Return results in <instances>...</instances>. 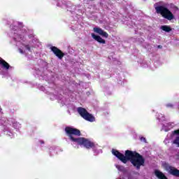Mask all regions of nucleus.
I'll list each match as a JSON object with an SVG mask.
<instances>
[{
    "mask_svg": "<svg viewBox=\"0 0 179 179\" xmlns=\"http://www.w3.org/2000/svg\"><path fill=\"white\" fill-rule=\"evenodd\" d=\"M158 48H163V46H162V45H158Z\"/></svg>",
    "mask_w": 179,
    "mask_h": 179,
    "instance_id": "16",
    "label": "nucleus"
},
{
    "mask_svg": "<svg viewBox=\"0 0 179 179\" xmlns=\"http://www.w3.org/2000/svg\"><path fill=\"white\" fill-rule=\"evenodd\" d=\"M174 135H176L174 140L172 141L173 145H176V148H179V129L172 131L171 138H173Z\"/></svg>",
    "mask_w": 179,
    "mask_h": 179,
    "instance_id": "7",
    "label": "nucleus"
},
{
    "mask_svg": "<svg viewBox=\"0 0 179 179\" xmlns=\"http://www.w3.org/2000/svg\"><path fill=\"white\" fill-rule=\"evenodd\" d=\"M112 154L124 164H127L128 162H130L136 170H141V166H145V158L136 151L127 150L124 155L117 150H112Z\"/></svg>",
    "mask_w": 179,
    "mask_h": 179,
    "instance_id": "1",
    "label": "nucleus"
},
{
    "mask_svg": "<svg viewBox=\"0 0 179 179\" xmlns=\"http://www.w3.org/2000/svg\"><path fill=\"white\" fill-rule=\"evenodd\" d=\"M156 13L161 15L164 19L167 20H173L174 19V15L167 7L164 6H158L155 7Z\"/></svg>",
    "mask_w": 179,
    "mask_h": 179,
    "instance_id": "3",
    "label": "nucleus"
},
{
    "mask_svg": "<svg viewBox=\"0 0 179 179\" xmlns=\"http://www.w3.org/2000/svg\"><path fill=\"white\" fill-rule=\"evenodd\" d=\"M166 107H170L171 108H173V104L169 103L166 105Z\"/></svg>",
    "mask_w": 179,
    "mask_h": 179,
    "instance_id": "15",
    "label": "nucleus"
},
{
    "mask_svg": "<svg viewBox=\"0 0 179 179\" xmlns=\"http://www.w3.org/2000/svg\"><path fill=\"white\" fill-rule=\"evenodd\" d=\"M0 65H1L2 68L6 71L10 68V65H9L8 63L6 62V61H5L3 59H2V57H0Z\"/></svg>",
    "mask_w": 179,
    "mask_h": 179,
    "instance_id": "11",
    "label": "nucleus"
},
{
    "mask_svg": "<svg viewBox=\"0 0 179 179\" xmlns=\"http://www.w3.org/2000/svg\"><path fill=\"white\" fill-rule=\"evenodd\" d=\"M164 169L166 171L169 173L171 176H173V177H177L179 178V170L177 168L170 166L169 164H164Z\"/></svg>",
    "mask_w": 179,
    "mask_h": 179,
    "instance_id": "5",
    "label": "nucleus"
},
{
    "mask_svg": "<svg viewBox=\"0 0 179 179\" xmlns=\"http://www.w3.org/2000/svg\"><path fill=\"white\" fill-rule=\"evenodd\" d=\"M20 51L21 54H23V50H22L21 49H20Z\"/></svg>",
    "mask_w": 179,
    "mask_h": 179,
    "instance_id": "17",
    "label": "nucleus"
},
{
    "mask_svg": "<svg viewBox=\"0 0 179 179\" xmlns=\"http://www.w3.org/2000/svg\"><path fill=\"white\" fill-rule=\"evenodd\" d=\"M77 111L80 117H82L83 120H85V121H89V122H94V121H96V117H94L91 113H89L86 108L78 107L77 108Z\"/></svg>",
    "mask_w": 179,
    "mask_h": 179,
    "instance_id": "4",
    "label": "nucleus"
},
{
    "mask_svg": "<svg viewBox=\"0 0 179 179\" xmlns=\"http://www.w3.org/2000/svg\"><path fill=\"white\" fill-rule=\"evenodd\" d=\"M24 47L26 48V50H27L28 51H31V49L30 48V45H24Z\"/></svg>",
    "mask_w": 179,
    "mask_h": 179,
    "instance_id": "13",
    "label": "nucleus"
},
{
    "mask_svg": "<svg viewBox=\"0 0 179 179\" xmlns=\"http://www.w3.org/2000/svg\"><path fill=\"white\" fill-rule=\"evenodd\" d=\"M94 33H97L98 34H99V36H102V37H105V38H108V34L104 31V30H103L100 27H94Z\"/></svg>",
    "mask_w": 179,
    "mask_h": 179,
    "instance_id": "8",
    "label": "nucleus"
},
{
    "mask_svg": "<svg viewBox=\"0 0 179 179\" xmlns=\"http://www.w3.org/2000/svg\"><path fill=\"white\" fill-rule=\"evenodd\" d=\"M64 131L66 132V135H67L71 142H74L80 146H84V148H86V149H94V148H96V144L94 143L85 137H74L82 136L80 130L76 128L66 127H65Z\"/></svg>",
    "mask_w": 179,
    "mask_h": 179,
    "instance_id": "2",
    "label": "nucleus"
},
{
    "mask_svg": "<svg viewBox=\"0 0 179 179\" xmlns=\"http://www.w3.org/2000/svg\"><path fill=\"white\" fill-rule=\"evenodd\" d=\"M162 30L166 31V33H170L171 31V27L167 25H164L161 27Z\"/></svg>",
    "mask_w": 179,
    "mask_h": 179,
    "instance_id": "12",
    "label": "nucleus"
},
{
    "mask_svg": "<svg viewBox=\"0 0 179 179\" xmlns=\"http://www.w3.org/2000/svg\"><path fill=\"white\" fill-rule=\"evenodd\" d=\"M41 143L43 144V143H44V141H41Z\"/></svg>",
    "mask_w": 179,
    "mask_h": 179,
    "instance_id": "18",
    "label": "nucleus"
},
{
    "mask_svg": "<svg viewBox=\"0 0 179 179\" xmlns=\"http://www.w3.org/2000/svg\"><path fill=\"white\" fill-rule=\"evenodd\" d=\"M92 37L95 40V41H97L100 44H106V40L103 39L101 36L99 35H96L94 34H92Z\"/></svg>",
    "mask_w": 179,
    "mask_h": 179,
    "instance_id": "9",
    "label": "nucleus"
},
{
    "mask_svg": "<svg viewBox=\"0 0 179 179\" xmlns=\"http://www.w3.org/2000/svg\"><path fill=\"white\" fill-rule=\"evenodd\" d=\"M155 176H156V177L158 179H169L167 178V176H166V175H164V173H163V172H162L159 170H155Z\"/></svg>",
    "mask_w": 179,
    "mask_h": 179,
    "instance_id": "10",
    "label": "nucleus"
},
{
    "mask_svg": "<svg viewBox=\"0 0 179 179\" xmlns=\"http://www.w3.org/2000/svg\"><path fill=\"white\" fill-rule=\"evenodd\" d=\"M140 139H141V142H145V143H146V138L141 137Z\"/></svg>",
    "mask_w": 179,
    "mask_h": 179,
    "instance_id": "14",
    "label": "nucleus"
},
{
    "mask_svg": "<svg viewBox=\"0 0 179 179\" xmlns=\"http://www.w3.org/2000/svg\"><path fill=\"white\" fill-rule=\"evenodd\" d=\"M50 50L52 52H53V54H55V55L59 58V59H62L64 57H65V53H63L62 50H59L55 46H52Z\"/></svg>",
    "mask_w": 179,
    "mask_h": 179,
    "instance_id": "6",
    "label": "nucleus"
}]
</instances>
